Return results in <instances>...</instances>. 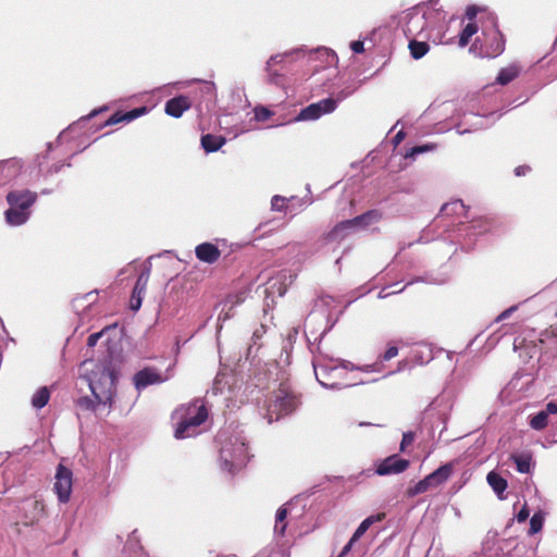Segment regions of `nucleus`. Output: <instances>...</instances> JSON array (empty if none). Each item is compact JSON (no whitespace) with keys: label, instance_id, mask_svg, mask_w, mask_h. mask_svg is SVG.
Segmentation results:
<instances>
[{"label":"nucleus","instance_id":"nucleus-46","mask_svg":"<svg viewBox=\"0 0 557 557\" xmlns=\"http://www.w3.org/2000/svg\"><path fill=\"white\" fill-rule=\"evenodd\" d=\"M207 88L208 89H213V85L212 84H207Z\"/></svg>","mask_w":557,"mask_h":557},{"label":"nucleus","instance_id":"nucleus-34","mask_svg":"<svg viewBox=\"0 0 557 557\" xmlns=\"http://www.w3.org/2000/svg\"><path fill=\"white\" fill-rule=\"evenodd\" d=\"M543 527V517L541 515H533L530 520V534H535L541 531Z\"/></svg>","mask_w":557,"mask_h":557},{"label":"nucleus","instance_id":"nucleus-33","mask_svg":"<svg viewBox=\"0 0 557 557\" xmlns=\"http://www.w3.org/2000/svg\"><path fill=\"white\" fill-rule=\"evenodd\" d=\"M398 347L389 343L387 349L379 357V359L380 361H389L398 355Z\"/></svg>","mask_w":557,"mask_h":557},{"label":"nucleus","instance_id":"nucleus-39","mask_svg":"<svg viewBox=\"0 0 557 557\" xmlns=\"http://www.w3.org/2000/svg\"><path fill=\"white\" fill-rule=\"evenodd\" d=\"M478 12H479L478 7H475V5L468 7L467 11H466V16L468 20L472 21L476 17Z\"/></svg>","mask_w":557,"mask_h":557},{"label":"nucleus","instance_id":"nucleus-11","mask_svg":"<svg viewBox=\"0 0 557 557\" xmlns=\"http://www.w3.org/2000/svg\"><path fill=\"white\" fill-rule=\"evenodd\" d=\"M195 255L199 261L213 264L220 259L221 250L216 245L206 242L196 246Z\"/></svg>","mask_w":557,"mask_h":557},{"label":"nucleus","instance_id":"nucleus-30","mask_svg":"<svg viewBox=\"0 0 557 557\" xmlns=\"http://www.w3.org/2000/svg\"><path fill=\"white\" fill-rule=\"evenodd\" d=\"M253 113H255V119L258 122H265L274 114L273 111H271L269 108L262 107V106H257L253 109Z\"/></svg>","mask_w":557,"mask_h":557},{"label":"nucleus","instance_id":"nucleus-26","mask_svg":"<svg viewBox=\"0 0 557 557\" xmlns=\"http://www.w3.org/2000/svg\"><path fill=\"white\" fill-rule=\"evenodd\" d=\"M466 211V207L461 200H455L443 205L441 212L445 215L461 214Z\"/></svg>","mask_w":557,"mask_h":557},{"label":"nucleus","instance_id":"nucleus-48","mask_svg":"<svg viewBox=\"0 0 557 557\" xmlns=\"http://www.w3.org/2000/svg\"><path fill=\"white\" fill-rule=\"evenodd\" d=\"M369 369H370V366H366V368L363 370L368 372Z\"/></svg>","mask_w":557,"mask_h":557},{"label":"nucleus","instance_id":"nucleus-24","mask_svg":"<svg viewBox=\"0 0 557 557\" xmlns=\"http://www.w3.org/2000/svg\"><path fill=\"white\" fill-rule=\"evenodd\" d=\"M321 110L317 103H311L308 107L304 108L298 116L297 121H307V120H317L321 116Z\"/></svg>","mask_w":557,"mask_h":557},{"label":"nucleus","instance_id":"nucleus-4","mask_svg":"<svg viewBox=\"0 0 557 557\" xmlns=\"http://www.w3.org/2000/svg\"><path fill=\"white\" fill-rule=\"evenodd\" d=\"M7 202L9 209L4 216L8 224L18 226L27 222L30 216V208L37 200V194L29 189L12 190L8 193Z\"/></svg>","mask_w":557,"mask_h":557},{"label":"nucleus","instance_id":"nucleus-5","mask_svg":"<svg viewBox=\"0 0 557 557\" xmlns=\"http://www.w3.org/2000/svg\"><path fill=\"white\" fill-rule=\"evenodd\" d=\"M453 471L454 466L450 462L441 466L438 469L428 474L423 480H420L413 486H410L407 490V495L409 497H414L419 494L428 492L429 490L441 486L450 478Z\"/></svg>","mask_w":557,"mask_h":557},{"label":"nucleus","instance_id":"nucleus-13","mask_svg":"<svg viewBox=\"0 0 557 557\" xmlns=\"http://www.w3.org/2000/svg\"><path fill=\"white\" fill-rule=\"evenodd\" d=\"M149 281V271L143 272L133 288V293L131 296V309L137 311L141 307L143 297L147 289V284Z\"/></svg>","mask_w":557,"mask_h":557},{"label":"nucleus","instance_id":"nucleus-12","mask_svg":"<svg viewBox=\"0 0 557 557\" xmlns=\"http://www.w3.org/2000/svg\"><path fill=\"white\" fill-rule=\"evenodd\" d=\"M191 101L187 96H176L165 102L164 111L168 115L173 117H181L185 111L190 109Z\"/></svg>","mask_w":557,"mask_h":557},{"label":"nucleus","instance_id":"nucleus-35","mask_svg":"<svg viewBox=\"0 0 557 557\" xmlns=\"http://www.w3.org/2000/svg\"><path fill=\"white\" fill-rule=\"evenodd\" d=\"M287 199L283 196L275 195L271 200V207L275 211H283L286 209Z\"/></svg>","mask_w":557,"mask_h":557},{"label":"nucleus","instance_id":"nucleus-43","mask_svg":"<svg viewBox=\"0 0 557 557\" xmlns=\"http://www.w3.org/2000/svg\"><path fill=\"white\" fill-rule=\"evenodd\" d=\"M357 541H352V537L348 541V543L343 547L342 552H341V555L339 557H343L345 555H347L351 548H352V545L356 543Z\"/></svg>","mask_w":557,"mask_h":557},{"label":"nucleus","instance_id":"nucleus-16","mask_svg":"<svg viewBox=\"0 0 557 557\" xmlns=\"http://www.w3.org/2000/svg\"><path fill=\"white\" fill-rule=\"evenodd\" d=\"M354 230H351L347 220H344L337 223L330 232H327L324 236L325 240L329 243L337 242L341 243Z\"/></svg>","mask_w":557,"mask_h":557},{"label":"nucleus","instance_id":"nucleus-23","mask_svg":"<svg viewBox=\"0 0 557 557\" xmlns=\"http://www.w3.org/2000/svg\"><path fill=\"white\" fill-rule=\"evenodd\" d=\"M519 75V69L517 66L504 67L499 71L496 82L500 85H507L512 82Z\"/></svg>","mask_w":557,"mask_h":557},{"label":"nucleus","instance_id":"nucleus-1","mask_svg":"<svg viewBox=\"0 0 557 557\" xmlns=\"http://www.w3.org/2000/svg\"><path fill=\"white\" fill-rule=\"evenodd\" d=\"M89 387L95 399L84 396L77 399L76 404L82 410L96 411L97 406H112L115 393L116 375L110 359H104L91 370L89 375Z\"/></svg>","mask_w":557,"mask_h":557},{"label":"nucleus","instance_id":"nucleus-10","mask_svg":"<svg viewBox=\"0 0 557 557\" xmlns=\"http://www.w3.org/2000/svg\"><path fill=\"white\" fill-rule=\"evenodd\" d=\"M484 35L490 36L492 42L485 50L481 51L480 55L483 58H495L502 54L505 50V39L500 30L497 28L496 23H494L493 30L488 35L485 33Z\"/></svg>","mask_w":557,"mask_h":557},{"label":"nucleus","instance_id":"nucleus-44","mask_svg":"<svg viewBox=\"0 0 557 557\" xmlns=\"http://www.w3.org/2000/svg\"><path fill=\"white\" fill-rule=\"evenodd\" d=\"M404 138H405V133H404L403 131H399V132L395 135V137H394V139H393V140H394L395 145H398L399 143H401V141L404 140Z\"/></svg>","mask_w":557,"mask_h":557},{"label":"nucleus","instance_id":"nucleus-40","mask_svg":"<svg viewBox=\"0 0 557 557\" xmlns=\"http://www.w3.org/2000/svg\"><path fill=\"white\" fill-rule=\"evenodd\" d=\"M350 48L355 53H362L364 51V46L361 40L352 41Z\"/></svg>","mask_w":557,"mask_h":557},{"label":"nucleus","instance_id":"nucleus-20","mask_svg":"<svg viewBox=\"0 0 557 557\" xmlns=\"http://www.w3.org/2000/svg\"><path fill=\"white\" fill-rule=\"evenodd\" d=\"M225 144V138L218 135L206 134L201 137V146L207 152L218 151Z\"/></svg>","mask_w":557,"mask_h":557},{"label":"nucleus","instance_id":"nucleus-21","mask_svg":"<svg viewBox=\"0 0 557 557\" xmlns=\"http://www.w3.org/2000/svg\"><path fill=\"white\" fill-rule=\"evenodd\" d=\"M408 48L410 51V55L413 59L419 60L429 52L430 45L426 41H418L416 39H412L409 41Z\"/></svg>","mask_w":557,"mask_h":557},{"label":"nucleus","instance_id":"nucleus-31","mask_svg":"<svg viewBox=\"0 0 557 557\" xmlns=\"http://www.w3.org/2000/svg\"><path fill=\"white\" fill-rule=\"evenodd\" d=\"M436 148V145L435 144H426V145H421V146H414L412 147L407 153H406V158H409V157H414L417 154H420V153H423V152H428V151H432Z\"/></svg>","mask_w":557,"mask_h":557},{"label":"nucleus","instance_id":"nucleus-7","mask_svg":"<svg viewBox=\"0 0 557 557\" xmlns=\"http://www.w3.org/2000/svg\"><path fill=\"white\" fill-rule=\"evenodd\" d=\"M171 376L170 368L162 372L156 367H145L134 374L133 383L137 391H143L150 385L162 384L169 381Z\"/></svg>","mask_w":557,"mask_h":557},{"label":"nucleus","instance_id":"nucleus-29","mask_svg":"<svg viewBox=\"0 0 557 557\" xmlns=\"http://www.w3.org/2000/svg\"><path fill=\"white\" fill-rule=\"evenodd\" d=\"M548 423V417L543 412H537L532 419L530 420V426L534 430H543L546 428Z\"/></svg>","mask_w":557,"mask_h":557},{"label":"nucleus","instance_id":"nucleus-47","mask_svg":"<svg viewBox=\"0 0 557 557\" xmlns=\"http://www.w3.org/2000/svg\"><path fill=\"white\" fill-rule=\"evenodd\" d=\"M96 114H97V111L95 110V111H92V112L90 113V115H89V116L91 117V116H94V115H96Z\"/></svg>","mask_w":557,"mask_h":557},{"label":"nucleus","instance_id":"nucleus-22","mask_svg":"<svg viewBox=\"0 0 557 557\" xmlns=\"http://www.w3.org/2000/svg\"><path fill=\"white\" fill-rule=\"evenodd\" d=\"M287 515H288V510L284 506L280 507L276 511L274 532L281 536L285 535V531L287 528V522H286Z\"/></svg>","mask_w":557,"mask_h":557},{"label":"nucleus","instance_id":"nucleus-14","mask_svg":"<svg viewBox=\"0 0 557 557\" xmlns=\"http://www.w3.org/2000/svg\"><path fill=\"white\" fill-rule=\"evenodd\" d=\"M382 219V213L379 210H369L354 219L347 220L351 230L366 228L372 223L379 222Z\"/></svg>","mask_w":557,"mask_h":557},{"label":"nucleus","instance_id":"nucleus-2","mask_svg":"<svg viewBox=\"0 0 557 557\" xmlns=\"http://www.w3.org/2000/svg\"><path fill=\"white\" fill-rule=\"evenodd\" d=\"M208 416V409L200 399L180 405L171 414V420L175 425L174 437L184 440L197 435V429L206 422Z\"/></svg>","mask_w":557,"mask_h":557},{"label":"nucleus","instance_id":"nucleus-8","mask_svg":"<svg viewBox=\"0 0 557 557\" xmlns=\"http://www.w3.org/2000/svg\"><path fill=\"white\" fill-rule=\"evenodd\" d=\"M72 476L73 473L69 468L62 463L58 466L53 490L61 503H67L70 500L73 485Z\"/></svg>","mask_w":557,"mask_h":557},{"label":"nucleus","instance_id":"nucleus-28","mask_svg":"<svg viewBox=\"0 0 557 557\" xmlns=\"http://www.w3.org/2000/svg\"><path fill=\"white\" fill-rule=\"evenodd\" d=\"M476 32H478V26H476V24H475V23H468V24L463 27L462 32H461V33H460V35H459V41H458L459 46H460V47H466V46L469 44V41H470L471 37H472Z\"/></svg>","mask_w":557,"mask_h":557},{"label":"nucleus","instance_id":"nucleus-17","mask_svg":"<svg viewBox=\"0 0 557 557\" xmlns=\"http://www.w3.org/2000/svg\"><path fill=\"white\" fill-rule=\"evenodd\" d=\"M510 459L515 462L518 472H520V473H530L531 472V462H532V453L531 451H522V453L511 454Z\"/></svg>","mask_w":557,"mask_h":557},{"label":"nucleus","instance_id":"nucleus-42","mask_svg":"<svg viewBox=\"0 0 557 557\" xmlns=\"http://www.w3.org/2000/svg\"><path fill=\"white\" fill-rule=\"evenodd\" d=\"M531 171V168L529 165H519L515 169V173L517 176L525 175Z\"/></svg>","mask_w":557,"mask_h":557},{"label":"nucleus","instance_id":"nucleus-3","mask_svg":"<svg viewBox=\"0 0 557 557\" xmlns=\"http://www.w3.org/2000/svg\"><path fill=\"white\" fill-rule=\"evenodd\" d=\"M300 405L301 395L288 383H281L264 400V418L272 423L292 414Z\"/></svg>","mask_w":557,"mask_h":557},{"label":"nucleus","instance_id":"nucleus-38","mask_svg":"<svg viewBox=\"0 0 557 557\" xmlns=\"http://www.w3.org/2000/svg\"><path fill=\"white\" fill-rule=\"evenodd\" d=\"M529 515H530V510L528 508V505L524 504L523 507L517 513V521L524 522L528 519Z\"/></svg>","mask_w":557,"mask_h":557},{"label":"nucleus","instance_id":"nucleus-18","mask_svg":"<svg viewBox=\"0 0 557 557\" xmlns=\"http://www.w3.org/2000/svg\"><path fill=\"white\" fill-rule=\"evenodd\" d=\"M486 480L490 486L493 488V491L498 495L500 499H503V493L506 491L508 486L507 481L495 471L488 472Z\"/></svg>","mask_w":557,"mask_h":557},{"label":"nucleus","instance_id":"nucleus-41","mask_svg":"<svg viewBox=\"0 0 557 557\" xmlns=\"http://www.w3.org/2000/svg\"><path fill=\"white\" fill-rule=\"evenodd\" d=\"M547 417L549 414H555L557 413V404L554 403V401H549L547 405H546V408L545 410H542Z\"/></svg>","mask_w":557,"mask_h":557},{"label":"nucleus","instance_id":"nucleus-32","mask_svg":"<svg viewBox=\"0 0 557 557\" xmlns=\"http://www.w3.org/2000/svg\"><path fill=\"white\" fill-rule=\"evenodd\" d=\"M315 103L319 106L321 114L333 112L336 108V101L332 98H326Z\"/></svg>","mask_w":557,"mask_h":557},{"label":"nucleus","instance_id":"nucleus-9","mask_svg":"<svg viewBox=\"0 0 557 557\" xmlns=\"http://www.w3.org/2000/svg\"><path fill=\"white\" fill-rule=\"evenodd\" d=\"M409 467V461L397 456L385 458L377 467L379 475L397 474L404 472Z\"/></svg>","mask_w":557,"mask_h":557},{"label":"nucleus","instance_id":"nucleus-36","mask_svg":"<svg viewBox=\"0 0 557 557\" xmlns=\"http://www.w3.org/2000/svg\"><path fill=\"white\" fill-rule=\"evenodd\" d=\"M413 441H414V434L412 432L404 433L403 440L400 443V450L401 451L406 450V447L411 445L413 443Z\"/></svg>","mask_w":557,"mask_h":557},{"label":"nucleus","instance_id":"nucleus-6","mask_svg":"<svg viewBox=\"0 0 557 557\" xmlns=\"http://www.w3.org/2000/svg\"><path fill=\"white\" fill-rule=\"evenodd\" d=\"M220 454L228 471L243 467L248 460V448L239 440H236L234 443L224 444Z\"/></svg>","mask_w":557,"mask_h":557},{"label":"nucleus","instance_id":"nucleus-45","mask_svg":"<svg viewBox=\"0 0 557 557\" xmlns=\"http://www.w3.org/2000/svg\"><path fill=\"white\" fill-rule=\"evenodd\" d=\"M516 308L515 307H511L507 310H505L504 312H502V314L498 317V320H504L506 318H508L510 315V313L515 310Z\"/></svg>","mask_w":557,"mask_h":557},{"label":"nucleus","instance_id":"nucleus-37","mask_svg":"<svg viewBox=\"0 0 557 557\" xmlns=\"http://www.w3.org/2000/svg\"><path fill=\"white\" fill-rule=\"evenodd\" d=\"M106 330H107V329H104V330H102V331H100V332H97V333H92V334H90V335L88 336V338H87V345H88L89 347H94V346L97 344V342L102 337V335H103V333H104V331H106Z\"/></svg>","mask_w":557,"mask_h":557},{"label":"nucleus","instance_id":"nucleus-15","mask_svg":"<svg viewBox=\"0 0 557 557\" xmlns=\"http://www.w3.org/2000/svg\"><path fill=\"white\" fill-rule=\"evenodd\" d=\"M145 113H147L146 107L136 108L127 112L117 111L106 121L104 125H115L121 122H131L144 115Z\"/></svg>","mask_w":557,"mask_h":557},{"label":"nucleus","instance_id":"nucleus-19","mask_svg":"<svg viewBox=\"0 0 557 557\" xmlns=\"http://www.w3.org/2000/svg\"><path fill=\"white\" fill-rule=\"evenodd\" d=\"M384 519H385V513L384 512H379L376 515H372V516L366 518L359 524V527L357 528V530L352 534V541H358L369 530V528L372 524H374L376 522H381Z\"/></svg>","mask_w":557,"mask_h":557},{"label":"nucleus","instance_id":"nucleus-27","mask_svg":"<svg viewBox=\"0 0 557 557\" xmlns=\"http://www.w3.org/2000/svg\"><path fill=\"white\" fill-rule=\"evenodd\" d=\"M467 230L474 234H483L490 230V221L485 218L473 219Z\"/></svg>","mask_w":557,"mask_h":557},{"label":"nucleus","instance_id":"nucleus-25","mask_svg":"<svg viewBox=\"0 0 557 557\" xmlns=\"http://www.w3.org/2000/svg\"><path fill=\"white\" fill-rule=\"evenodd\" d=\"M50 399V392L47 387L39 388L32 398V405L37 408H44Z\"/></svg>","mask_w":557,"mask_h":557}]
</instances>
